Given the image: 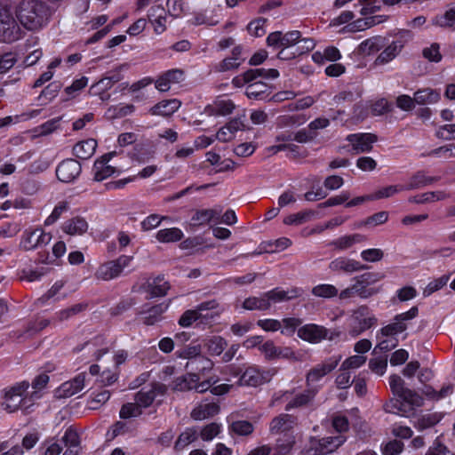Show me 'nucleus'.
Returning a JSON list of instances; mask_svg holds the SVG:
<instances>
[{"label":"nucleus","mask_w":455,"mask_h":455,"mask_svg":"<svg viewBox=\"0 0 455 455\" xmlns=\"http://www.w3.org/2000/svg\"><path fill=\"white\" fill-rule=\"evenodd\" d=\"M418 314V307H412L407 312L396 315L393 323L381 328L380 334L384 337H394L395 335L404 331L407 329V323L414 319Z\"/></svg>","instance_id":"6e6552de"},{"label":"nucleus","mask_w":455,"mask_h":455,"mask_svg":"<svg viewBox=\"0 0 455 455\" xmlns=\"http://www.w3.org/2000/svg\"><path fill=\"white\" fill-rule=\"evenodd\" d=\"M422 54L429 61L439 62L442 60L440 45L437 43H433L429 47L425 48Z\"/></svg>","instance_id":"69168bd1"},{"label":"nucleus","mask_w":455,"mask_h":455,"mask_svg":"<svg viewBox=\"0 0 455 455\" xmlns=\"http://www.w3.org/2000/svg\"><path fill=\"white\" fill-rule=\"evenodd\" d=\"M318 391V387H307V388L303 392L295 395V396L286 404L285 411H291L294 408H299L310 404Z\"/></svg>","instance_id":"b1692460"},{"label":"nucleus","mask_w":455,"mask_h":455,"mask_svg":"<svg viewBox=\"0 0 455 455\" xmlns=\"http://www.w3.org/2000/svg\"><path fill=\"white\" fill-rule=\"evenodd\" d=\"M215 382H216V380H213L212 378H210L202 382L197 381L196 383H192L189 380V379L183 378L182 381L178 386H180V390L195 389L198 393H204V392L207 391L208 389H210L212 387V384H214Z\"/></svg>","instance_id":"37998d69"},{"label":"nucleus","mask_w":455,"mask_h":455,"mask_svg":"<svg viewBox=\"0 0 455 455\" xmlns=\"http://www.w3.org/2000/svg\"><path fill=\"white\" fill-rule=\"evenodd\" d=\"M377 140V136L373 133H354L347 137L355 154L370 152Z\"/></svg>","instance_id":"dca6fc26"},{"label":"nucleus","mask_w":455,"mask_h":455,"mask_svg":"<svg viewBox=\"0 0 455 455\" xmlns=\"http://www.w3.org/2000/svg\"><path fill=\"white\" fill-rule=\"evenodd\" d=\"M271 374L268 371H260L256 366H249L239 379L241 386L258 387L269 381Z\"/></svg>","instance_id":"4468645a"},{"label":"nucleus","mask_w":455,"mask_h":455,"mask_svg":"<svg viewBox=\"0 0 455 455\" xmlns=\"http://www.w3.org/2000/svg\"><path fill=\"white\" fill-rule=\"evenodd\" d=\"M341 359L340 355L331 356L322 363L313 367L306 375V383L307 387H315L314 384L319 381L322 378L332 371L339 364Z\"/></svg>","instance_id":"9d476101"},{"label":"nucleus","mask_w":455,"mask_h":455,"mask_svg":"<svg viewBox=\"0 0 455 455\" xmlns=\"http://www.w3.org/2000/svg\"><path fill=\"white\" fill-rule=\"evenodd\" d=\"M294 444L295 436L291 433H286L276 440L272 449V455H290Z\"/></svg>","instance_id":"c756f323"},{"label":"nucleus","mask_w":455,"mask_h":455,"mask_svg":"<svg viewBox=\"0 0 455 455\" xmlns=\"http://www.w3.org/2000/svg\"><path fill=\"white\" fill-rule=\"evenodd\" d=\"M169 303H159L154 306L148 304L143 305L141 310L138 312L142 315V322L146 325H154L163 319V314L168 309Z\"/></svg>","instance_id":"f3484780"},{"label":"nucleus","mask_w":455,"mask_h":455,"mask_svg":"<svg viewBox=\"0 0 455 455\" xmlns=\"http://www.w3.org/2000/svg\"><path fill=\"white\" fill-rule=\"evenodd\" d=\"M265 298L267 299V302L271 306L272 303L282 302L290 300L299 297V291L298 289H292L291 291H285L279 288H275L269 291L264 292Z\"/></svg>","instance_id":"2f4dec72"},{"label":"nucleus","mask_w":455,"mask_h":455,"mask_svg":"<svg viewBox=\"0 0 455 455\" xmlns=\"http://www.w3.org/2000/svg\"><path fill=\"white\" fill-rule=\"evenodd\" d=\"M365 241V236L361 234H353L344 235L332 241L331 244L338 250H347L353 246L355 243H359Z\"/></svg>","instance_id":"a19ab883"},{"label":"nucleus","mask_w":455,"mask_h":455,"mask_svg":"<svg viewBox=\"0 0 455 455\" xmlns=\"http://www.w3.org/2000/svg\"><path fill=\"white\" fill-rule=\"evenodd\" d=\"M135 109L132 104L118 105L108 108V113L112 118H121L132 114Z\"/></svg>","instance_id":"13d9d810"},{"label":"nucleus","mask_w":455,"mask_h":455,"mask_svg":"<svg viewBox=\"0 0 455 455\" xmlns=\"http://www.w3.org/2000/svg\"><path fill=\"white\" fill-rule=\"evenodd\" d=\"M387 44V38L377 36L362 42L358 46V52L363 55H371L380 51Z\"/></svg>","instance_id":"c85d7f7f"},{"label":"nucleus","mask_w":455,"mask_h":455,"mask_svg":"<svg viewBox=\"0 0 455 455\" xmlns=\"http://www.w3.org/2000/svg\"><path fill=\"white\" fill-rule=\"evenodd\" d=\"M61 442L67 447L63 455H77L80 451V440L78 434L72 428H68L61 438Z\"/></svg>","instance_id":"7c9ffc66"},{"label":"nucleus","mask_w":455,"mask_h":455,"mask_svg":"<svg viewBox=\"0 0 455 455\" xmlns=\"http://www.w3.org/2000/svg\"><path fill=\"white\" fill-rule=\"evenodd\" d=\"M81 164L75 159L62 161L56 169V175L59 180L69 183L75 180L81 173Z\"/></svg>","instance_id":"2eb2a0df"},{"label":"nucleus","mask_w":455,"mask_h":455,"mask_svg":"<svg viewBox=\"0 0 455 455\" xmlns=\"http://www.w3.org/2000/svg\"><path fill=\"white\" fill-rule=\"evenodd\" d=\"M398 397L401 398L404 403H407L412 406L419 407L423 404L422 397L415 391L407 387H405V389Z\"/></svg>","instance_id":"5fc2aeb1"},{"label":"nucleus","mask_w":455,"mask_h":455,"mask_svg":"<svg viewBox=\"0 0 455 455\" xmlns=\"http://www.w3.org/2000/svg\"><path fill=\"white\" fill-rule=\"evenodd\" d=\"M296 423V418L292 415L283 413L275 417L269 425L271 434L289 433Z\"/></svg>","instance_id":"393cba45"},{"label":"nucleus","mask_w":455,"mask_h":455,"mask_svg":"<svg viewBox=\"0 0 455 455\" xmlns=\"http://www.w3.org/2000/svg\"><path fill=\"white\" fill-rule=\"evenodd\" d=\"M439 180V177L427 176L424 171H419L411 176L407 183V190H413L430 185Z\"/></svg>","instance_id":"f704fd0d"},{"label":"nucleus","mask_w":455,"mask_h":455,"mask_svg":"<svg viewBox=\"0 0 455 455\" xmlns=\"http://www.w3.org/2000/svg\"><path fill=\"white\" fill-rule=\"evenodd\" d=\"M448 197V195L443 191L426 192L419 196H411L410 203L414 204H427L436 201H442Z\"/></svg>","instance_id":"79ce46f5"},{"label":"nucleus","mask_w":455,"mask_h":455,"mask_svg":"<svg viewBox=\"0 0 455 455\" xmlns=\"http://www.w3.org/2000/svg\"><path fill=\"white\" fill-rule=\"evenodd\" d=\"M435 136L443 140H455V124L440 126L435 132Z\"/></svg>","instance_id":"338daca9"},{"label":"nucleus","mask_w":455,"mask_h":455,"mask_svg":"<svg viewBox=\"0 0 455 455\" xmlns=\"http://www.w3.org/2000/svg\"><path fill=\"white\" fill-rule=\"evenodd\" d=\"M21 36V29L7 5L0 4V40L12 43Z\"/></svg>","instance_id":"7ed1b4c3"},{"label":"nucleus","mask_w":455,"mask_h":455,"mask_svg":"<svg viewBox=\"0 0 455 455\" xmlns=\"http://www.w3.org/2000/svg\"><path fill=\"white\" fill-rule=\"evenodd\" d=\"M267 22V19L265 18H259L252 21H251L247 26L248 32L255 36H262L265 35L266 30L264 28V25Z\"/></svg>","instance_id":"052dcab7"},{"label":"nucleus","mask_w":455,"mask_h":455,"mask_svg":"<svg viewBox=\"0 0 455 455\" xmlns=\"http://www.w3.org/2000/svg\"><path fill=\"white\" fill-rule=\"evenodd\" d=\"M264 293L260 297H249L243 302V308L245 310H259L265 311L270 308V305L267 302Z\"/></svg>","instance_id":"c03bdc74"},{"label":"nucleus","mask_w":455,"mask_h":455,"mask_svg":"<svg viewBox=\"0 0 455 455\" xmlns=\"http://www.w3.org/2000/svg\"><path fill=\"white\" fill-rule=\"evenodd\" d=\"M180 101L176 99L162 100L153 106L149 113L153 116H170L180 108Z\"/></svg>","instance_id":"cd10ccee"},{"label":"nucleus","mask_w":455,"mask_h":455,"mask_svg":"<svg viewBox=\"0 0 455 455\" xmlns=\"http://www.w3.org/2000/svg\"><path fill=\"white\" fill-rule=\"evenodd\" d=\"M222 209L218 206L212 209H202L197 210L191 218L193 225L202 226L205 225L212 220H219L221 214Z\"/></svg>","instance_id":"a878e982"},{"label":"nucleus","mask_w":455,"mask_h":455,"mask_svg":"<svg viewBox=\"0 0 455 455\" xmlns=\"http://www.w3.org/2000/svg\"><path fill=\"white\" fill-rule=\"evenodd\" d=\"M367 268L368 266L346 257H339L329 264V269L335 273L352 274Z\"/></svg>","instance_id":"a211bd4d"},{"label":"nucleus","mask_w":455,"mask_h":455,"mask_svg":"<svg viewBox=\"0 0 455 455\" xmlns=\"http://www.w3.org/2000/svg\"><path fill=\"white\" fill-rule=\"evenodd\" d=\"M132 259V256L121 255L115 260L101 264L95 272L97 279L108 281L118 277L124 268L128 267Z\"/></svg>","instance_id":"423d86ee"},{"label":"nucleus","mask_w":455,"mask_h":455,"mask_svg":"<svg viewBox=\"0 0 455 455\" xmlns=\"http://www.w3.org/2000/svg\"><path fill=\"white\" fill-rule=\"evenodd\" d=\"M231 430L239 435H248L253 432V425L247 420H237L231 424Z\"/></svg>","instance_id":"4d7b16f0"},{"label":"nucleus","mask_w":455,"mask_h":455,"mask_svg":"<svg viewBox=\"0 0 455 455\" xmlns=\"http://www.w3.org/2000/svg\"><path fill=\"white\" fill-rule=\"evenodd\" d=\"M327 335L326 328L314 323L306 324L298 330V336L310 343H318L326 339Z\"/></svg>","instance_id":"aec40b11"},{"label":"nucleus","mask_w":455,"mask_h":455,"mask_svg":"<svg viewBox=\"0 0 455 455\" xmlns=\"http://www.w3.org/2000/svg\"><path fill=\"white\" fill-rule=\"evenodd\" d=\"M410 38L411 32L409 30H403L396 35V38L391 43L387 40V44L375 60V63L384 65L393 60L401 52Z\"/></svg>","instance_id":"39448f33"},{"label":"nucleus","mask_w":455,"mask_h":455,"mask_svg":"<svg viewBox=\"0 0 455 455\" xmlns=\"http://www.w3.org/2000/svg\"><path fill=\"white\" fill-rule=\"evenodd\" d=\"M404 448L402 441L391 440L381 446L382 455H399Z\"/></svg>","instance_id":"864d4df0"},{"label":"nucleus","mask_w":455,"mask_h":455,"mask_svg":"<svg viewBox=\"0 0 455 455\" xmlns=\"http://www.w3.org/2000/svg\"><path fill=\"white\" fill-rule=\"evenodd\" d=\"M440 100V93L435 90L425 88L414 93V102L419 105L433 104Z\"/></svg>","instance_id":"58836bf2"},{"label":"nucleus","mask_w":455,"mask_h":455,"mask_svg":"<svg viewBox=\"0 0 455 455\" xmlns=\"http://www.w3.org/2000/svg\"><path fill=\"white\" fill-rule=\"evenodd\" d=\"M227 346V340L220 336H213L208 339L205 342L207 351L212 355H220Z\"/></svg>","instance_id":"de8ad7c7"},{"label":"nucleus","mask_w":455,"mask_h":455,"mask_svg":"<svg viewBox=\"0 0 455 455\" xmlns=\"http://www.w3.org/2000/svg\"><path fill=\"white\" fill-rule=\"evenodd\" d=\"M61 118H52L36 128V132L40 136H46L56 131L60 126Z\"/></svg>","instance_id":"bf43d9fd"},{"label":"nucleus","mask_w":455,"mask_h":455,"mask_svg":"<svg viewBox=\"0 0 455 455\" xmlns=\"http://www.w3.org/2000/svg\"><path fill=\"white\" fill-rule=\"evenodd\" d=\"M235 104L230 100H217L213 104L205 108V112L211 116H227L232 113Z\"/></svg>","instance_id":"72a5a7b5"},{"label":"nucleus","mask_w":455,"mask_h":455,"mask_svg":"<svg viewBox=\"0 0 455 455\" xmlns=\"http://www.w3.org/2000/svg\"><path fill=\"white\" fill-rule=\"evenodd\" d=\"M51 240V234L45 233L42 228H36L32 231H25L20 242V247L24 251H30L47 245Z\"/></svg>","instance_id":"ddd939ff"},{"label":"nucleus","mask_w":455,"mask_h":455,"mask_svg":"<svg viewBox=\"0 0 455 455\" xmlns=\"http://www.w3.org/2000/svg\"><path fill=\"white\" fill-rule=\"evenodd\" d=\"M202 317L209 318V314L202 315L196 308L189 309L181 315L179 319V324L182 327H189L194 322Z\"/></svg>","instance_id":"603ef678"},{"label":"nucleus","mask_w":455,"mask_h":455,"mask_svg":"<svg viewBox=\"0 0 455 455\" xmlns=\"http://www.w3.org/2000/svg\"><path fill=\"white\" fill-rule=\"evenodd\" d=\"M126 67V65H121L113 70H110L107 75L101 78L93 87H100L102 91L110 89L116 83L122 80L123 76L121 71Z\"/></svg>","instance_id":"c9c22d12"},{"label":"nucleus","mask_w":455,"mask_h":455,"mask_svg":"<svg viewBox=\"0 0 455 455\" xmlns=\"http://www.w3.org/2000/svg\"><path fill=\"white\" fill-rule=\"evenodd\" d=\"M16 62V54L13 52H5L0 55V74L6 73Z\"/></svg>","instance_id":"e2e57ef3"},{"label":"nucleus","mask_w":455,"mask_h":455,"mask_svg":"<svg viewBox=\"0 0 455 455\" xmlns=\"http://www.w3.org/2000/svg\"><path fill=\"white\" fill-rule=\"evenodd\" d=\"M167 387L163 383H153L149 387H143L135 395V402L140 408L149 407L157 396H164Z\"/></svg>","instance_id":"9b49d317"},{"label":"nucleus","mask_w":455,"mask_h":455,"mask_svg":"<svg viewBox=\"0 0 455 455\" xmlns=\"http://www.w3.org/2000/svg\"><path fill=\"white\" fill-rule=\"evenodd\" d=\"M354 321L356 324L355 328H358V330H354V331L355 334H359L375 324L377 319L370 314L369 308L366 306H362L355 311Z\"/></svg>","instance_id":"4be33fe9"},{"label":"nucleus","mask_w":455,"mask_h":455,"mask_svg":"<svg viewBox=\"0 0 455 455\" xmlns=\"http://www.w3.org/2000/svg\"><path fill=\"white\" fill-rule=\"evenodd\" d=\"M20 23L28 30L44 27L50 17L48 6L39 0H21L15 9Z\"/></svg>","instance_id":"f257e3e1"},{"label":"nucleus","mask_w":455,"mask_h":455,"mask_svg":"<svg viewBox=\"0 0 455 455\" xmlns=\"http://www.w3.org/2000/svg\"><path fill=\"white\" fill-rule=\"evenodd\" d=\"M97 141L93 139L80 141L73 148L74 155L80 159H89L96 150Z\"/></svg>","instance_id":"473e14b6"},{"label":"nucleus","mask_w":455,"mask_h":455,"mask_svg":"<svg viewBox=\"0 0 455 455\" xmlns=\"http://www.w3.org/2000/svg\"><path fill=\"white\" fill-rule=\"evenodd\" d=\"M213 367L212 360L201 355L194 357L191 361H188L185 368L188 371V375L184 378L189 379L192 383L200 380L202 376H204Z\"/></svg>","instance_id":"1a4fd4ad"},{"label":"nucleus","mask_w":455,"mask_h":455,"mask_svg":"<svg viewBox=\"0 0 455 455\" xmlns=\"http://www.w3.org/2000/svg\"><path fill=\"white\" fill-rule=\"evenodd\" d=\"M86 374L84 372L77 374L74 379L64 382L58 388L57 393L60 397H70L84 387Z\"/></svg>","instance_id":"412c9836"},{"label":"nucleus","mask_w":455,"mask_h":455,"mask_svg":"<svg viewBox=\"0 0 455 455\" xmlns=\"http://www.w3.org/2000/svg\"><path fill=\"white\" fill-rule=\"evenodd\" d=\"M433 24L443 28L455 30V7L448 9L443 15L436 16L433 20Z\"/></svg>","instance_id":"49530a36"},{"label":"nucleus","mask_w":455,"mask_h":455,"mask_svg":"<svg viewBox=\"0 0 455 455\" xmlns=\"http://www.w3.org/2000/svg\"><path fill=\"white\" fill-rule=\"evenodd\" d=\"M220 432V426L217 423L206 425L200 431V436L204 441H211Z\"/></svg>","instance_id":"0e129e2a"},{"label":"nucleus","mask_w":455,"mask_h":455,"mask_svg":"<svg viewBox=\"0 0 455 455\" xmlns=\"http://www.w3.org/2000/svg\"><path fill=\"white\" fill-rule=\"evenodd\" d=\"M183 232L178 228L161 229L156 233V239L160 243H173L182 239Z\"/></svg>","instance_id":"a18cd8bd"},{"label":"nucleus","mask_w":455,"mask_h":455,"mask_svg":"<svg viewBox=\"0 0 455 455\" xmlns=\"http://www.w3.org/2000/svg\"><path fill=\"white\" fill-rule=\"evenodd\" d=\"M441 155H443L445 158L455 157V144L439 147L427 154L428 156H440Z\"/></svg>","instance_id":"774afa93"},{"label":"nucleus","mask_w":455,"mask_h":455,"mask_svg":"<svg viewBox=\"0 0 455 455\" xmlns=\"http://www.w3.org/2000/svg\"><path fill=\"white\" fill-rule=\"evenodd\" d=\"M301 37V33L298 30L289 31L283 34L281 31L270 33L267 37V44L269 47L275 49L290 48L297 44Z\"/></svg>","instance_id":"f8f14e48"},{"label":"nucleus","mask_w":455,"mask_h":455,"mask_svg":"<svg viewBox=\"0 0 455 455\" xmlns=\"http://www.w3.org/2000/svg\"><path fill=\"white\" fill-rule=\"evenodd\" d=\"M198 432L196 428L188 427L182 432L174 443L176 451H183L188 444L197 439Z\"/></svg>","instance_id":"ea45409f"},{"label":"nucleus","mask_w":455,"mask_h":455,"mask_svg":"<svg viewBox=\"0 0 455 455\" xmlns=\"http://www.w3.org/2000/svg\"><path fill=\"white\" fill-rule=\"evenodd\" d=\"M345 442L342 435L327 436L311 442L309 449L303 451L302 455H324L336 451Z\"/></svg>","instance_id":"0eeeda50"},{"label":"nucleus","mask_w":455,"mask_h":455,"mask_svg":"<svg viewBox=\"0 0 455 455\" xmlns=\"http://www.w3.org/2000/svg\"><path fill=\"white\" fill-rule=\"evenodd\" d=\"M385 275L379 272H365L353 278V286L356 295L362 299H368L377 294L379 290L371 287L372 284L382 280Z\"/></svg>","instance_id":"20e7f679"},{"label":"nucleus","mask_w":455,"mask_h":455,"mask_svg":"<svg viewBox=\"0 0 455 455\" xmlns=\"http://www.w3.org/2000/svg\"><path fill=\"white\" fill-rule=\"evenodd\" d=\"M440 419L441 417L436 413L427 414L418 419L416 427H418L419 430H423L435 426L440 421Z\"/></svg>","instance_id":"680f3d73"},{"label":"nucleus","mask_w":455,"mask_h":455,"mask_svg":"<svg viewBox=\"0 0 455 455\" xmlns=\"http://www.w3.org/2000/svg\"><path fill=\"white\" fill-rule=\"evenodd\" d=\"M407 190L406 186L403 185H391L379 190L375 191L371 195L372 200H379L383 198H388L393 196L394 195L400 193L402 191Z\"/></svg>","instance_id":"8fccbe9b"},{"label":"nucleus","mask_w":455,"mask_h":455,"mask_svg":"<svg viewBox=\"0 0 455 455\" xmlns=\"http://www.w3.org/2000/svg\"><path fill=\"white\" fill-rule=\"evenodd\" d=\"M88 222L83 217H74L66 220L62 225V231L70 235H81L88 230Z\"/></svg>","instance_id":"bb28decb"},{"label":"nucleus","mask_w":455,"mask_h":455,"mask_svg":"<svg viewBox=\"0 0 455 455\" xmlns=\"http://www.w3.org/2000/svg\"><path fill=\"white\" fill-rule=\"evenodd\" d=\"M311 292L314 296L323 299L336 297L339 293L338 289L334 285L328 283L318 284L313 287Z\"/></svg>","instance_id":"3c124183"},{"label":"nucleus","mask_w":455,"mask_h":455,"mask_svg":"<svg viewBox=\"0 0 455 455\" xmlns=\"http://www.w3.org/2000/svg\"><path fill=\"white\" fill-rule=\"evenodd\" d=\"M387 220L388 212L386 211H381L377 213H374L371 216H369L365 220L358 221L355 224V227L357 228H366L371 229L386 223Z\"/></svg>","instance_id":"4c0bfd02"},{"label":"nucleus","mask_w":455,"mask_h":455,"mask_svg":"<svg viewBox=\"0 0 455 455\" xmlns=\"http://www.w3.org/2000/svg\"><path fill=\"white\" fill-rule=\"evenodd\" d=\"M142 414V410L135 403H127L121 407L119 416L121 419L138 417Z\"/></svg>","instance_id":"6e6d98bb"},{"label":"nucleus","mask_w":455,"mask_h":455,"mask_svg":"<svg viewBox=\"0 0 455 455\" xmlns=\"http://www.w3.org/2000/svg\"><path fill=\"white\" fill-rule=\"evenodd\" d=\"M113 156L114 153H108L95 161L92 168L94 180L101 181L114 173L115 168L108 164Z\"/></svg>","instance_id":"5701e85b"},{"label":"nucleus","mask_w":455,"mask_h":455,"mask_svg":"<svg viewBox=\"0 0 455 455\" xmlns=\"http://www.w3.org/2000/svg\"><path fill=\"white\" fill-rule=\"evenodd\" d=\"M29 387L28 382L22 381L5 391L4 401L1 403L2 408L9 413L14 412L19 409H28L33 405L34 399L40 397L38 392H33L28 397L25 394Z\"/></svg>","instance_id":"f03ea898"},{"label":"nucleus","mask_w":455,"mask_h":455,"mask_svg":"<svg viewBox=\"0 0 455 455\" xmlns=\"http://www.w3.org/2000/svg\"><path fill=\"white\" fill-rule=\"evenodd\" d=\"M87 307H88V303H85V302L75 304L68 308L59 311L56 314L57 319L59 321H66V320L73 317L74 315H76L79 313L86 310Z\"/></svg>","instance_id":"09e8293b"},{"label":"nucleus","mask_w":455,"mask_h":455,"mask_svg":"<svg viewBox=\"0 0 455 455\" xmlns=\"http://www.w3.org/2000/svg\"><path fill=\"white\" fill-rule=\"evenodd\" d=\"M220 406L215 403H202L191 412V418L196 420H202L219 413Z\"/></svg>","instance_id":"e433bc0d"},{"label":"nucleus","mask_w":455,"mask_h":455,"mask_svg":"<svg viewBox=\"0 0 455 455\" xmlns=\"http://www.w3.org/2000/svg\"><path fill=\"white\" fill-rule=\"evenodd\" d=\"M141 289L149 295L148 298H158L167 294L171 289V284L164 279V275H158L151 280H148L141 286Z\"/></svg>","instance_id":"6ab92c4d"}]
</instances>
